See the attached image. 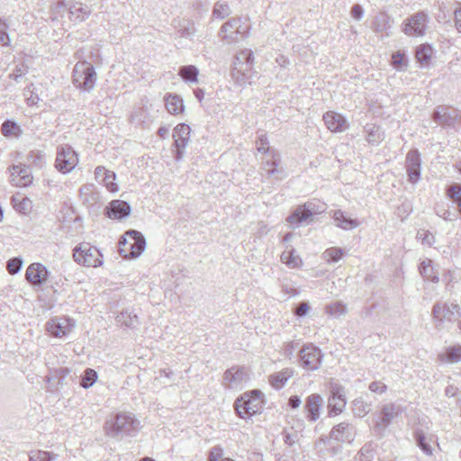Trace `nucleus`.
I'll use <instances>...</instances> for the list:
<instances>
[{
    "label": "nucleus",
    "instance_id": "7c9ffc66",
    "mask_svg": "<svg viewBox=\"0 0 461 461\" xmlns=\"http://www.w3.org/2000/svg\"><path fill=\"white\" fill-rule=\"evenodd\" d=\"M116 322L121 326L134 329L139 325V318L136 313L126 310L117 315Z\"/></svg>",
    "mask_w": 461,
    "mask_h": 461
},
{
    "label": "nucleus",
    "instance_id": "473e14b6",
    "mask_svg": "<svg viewBox=\"0 0 461 461\" xmlns=\"http://www.w3.org/2000/svg\"><path fill=\"white\" fill-rule=\"evenodd\" d=\"M419 271L425 280L431 281L432 283H438L439 281L438 275L434 271L432 260L430 259L421 261L419 266Z\"/></svg>",
    "mask_w": 461,
    "mask_h": 461
},
{
    "label": "nucleus",
    "instance_id": "79ce46f5",
    "mask_svg": "<svg viewBox=\"0 0 461 461\" xmlns=\"http://www.w3.org/2000/svg\"><path fill=\"white\" fill-rule=\"evenodd\" d=\"M57 454L44 450H32L29 453V461H54Z\"/></svg>",
    "mask_w": 461,
    "mask_h": 461
},
{
    "label": "nucleus",
    "instance_id": "412c9836",
    "mask_svg": "<svg viewBox=\"0 0 461 461\" xmlns=\"http://www.w3.org/2000/svg\"><path fill=\"white\" fill-rule=\"evenodd\" d=\"M247 379L248 375L244 367L232 366L225 371L223 384L230 389H238Z\"/></svg>",
    "mask_w": 461,
    "mask_h": 461
},
{
    "label": "nucleus",
    "instance_id": "39448f33",
    "mask_svg": "<svg viewBox=\"0 0 461 461\" xmlns=\"http://www.w3.org/2000/svg\"><path fill=\"white\" fill-rule=\"evenodd\" d=\"M146 247L143 235L135 230H131L121 237L119 240L120 254L124 258L139 257Z\"/></svg>",
    "mask_w": 461,
    "mask_h": 461
},
{
    "label": "nucleus",
    "instance_id": "b1692460",
    "mask_svg": "<svg viewBox=\"0 0 461 461\" xmlns=\"http://www.w3.org/2000/svg\"><path fill=\"white\" fill-rule=\"evenodd\" d=\"M73 327V321L67 317L52 319L47 322L48 331L51 335L59 338L66 336Z\"/></svg>",
    "mask_w": 461,
    "mask_h": 461
},
{
    "label": "nucleus",
    "instance_id": "a19ab883",
    "mask_svg": "<svg viewBox=\"0 0 461 461\" xmlns=\"http://www.w3.org/2000/svg\"><path fill=\"white\" fill-rule=\"evenodd\" d=\"M370 411V404L362 398H357L352 402V412L356 417H364Z\"/></svg>",
    "mask_w": 461,
    "mask_h": 461
},
{
    "label": "nucleus",
    "instance_id": "680f3d73",
    "mask_svg": "<svg viewBox=\"0 0 461 461\" xmlns=\"http://www.w3.org/2000/svg\"><path fill=\"white\" fill-rule=\"evenodd\" d=\"M393 63L399 69L407 67V59L404 53H401L400 51L394 53L393 55Z\"/></svg>",
    "mask_w": 461,
    "mask_h": 461
},
{
    "label": "nucleus",
    "instance_id": "4d7b16f0",
    "mask_svg": "<svg viewBox=\"0 0 461 461\" xmlns=\"http://www.w3.org/2000/svg\"><path fill=\"white\" fill-rule=\"evenodd\" d=\"M294 249L291 248L287 251H284L281 255L282 260L288 266H297V260H300L298 257H294Z\"/></svg>",
    "mask_w": 461,
    "mask_h": 461
},
{
    "label": "nucleus",
    "instance_id": "c9c22d12",
    "mask_svg": "<svg viewBox=\"0 0 461 461\" xmlns=\"http://www.w3.org/2000/svg\"><path fill=\"white\" fill-rule=\"evenodd\" d=\"M234 61L240 63V67L244 68L245 70L250 71L254 62V53L249 49L242 50L235 56Z\"/></svg>",
    "mask_w": 461,
    "mask_h": 461
},
{
    "label": "nucleus",
    "instance_id": "5701e85b",
    "mask_svg": "<svg viewBox=\"0 0 461 461\" xmlns=\"http://www.w3.org/2000/svg\"><path fill=\"white\" fill-rule=\"evenodd\" d=\"M323 121L326 127L332 132H343L349 127L347 119L334 111L326 112L323 114Z\"/></svg>",
    "mask_w": 461,
    "mask_h": 461
},
{
    "label": "nucleus",
    "instance_id": "5fc2aeb1",
    "mask_svg": "<svg viewBox=\"0 0 461 461\" xmlns=\"http://www.w3.org/2000/svg\"><path fill=\"white\" fill-rule=\"evenodd\" d=\"M23 267V259L21 258H13L7 261V270L11 275L17 274Z\"/></svg>",
    "mask_w": 461,
    "mask_h": 461
},
{
    "label": "nucleus",
    "instance_id": "ddd939ff",
    "mask_svg": "<svg viewBox=\"0 0 461 461\" xmlns=\"http://www.w3.org/2000/svg\"><path fill=\"white\" fill-rule=\"evenodd\" d=\"M261 170L267 177L274 176L276 180H282L286 176L285 170L281 167V155L276 151H269L261 158Z\"/></svg>",
    "mask_w": 461,
    "mask_h": 461
},
{
    "label": "nucleus",
    "instance_id": "49530a36",
    "mask_svg": "<svg viewBox=\"0 0 461 461\" xmlns=\"http://www.w3.org/2000/svg\"><path fill=\"white\" fill-rule=\"evenodd\" d=\"M208 461H235L230 457H223V449L220 446L212 447L209 451Z\"/></svg>",
    "mask_w": 461,
    "mask_h": 461
},
{
    "label": "nucleus",
    "instance_id": "0eeeda50",
    "mask_svg": "<svg viewBox=\"0 0 461 461\" xmlns=\"http://www.w3.org/2000/svg\"><path fill=\"white\" fill-rule=\"evenodd\" d=\"M328 414L330 417L342 413L347 405L346 388L337 381L330 379L328 383Z\"/></svg>",
    "mask_w": 461,
    "mask_h": 461
},
{
    "label": "nucleus",
    "instance_id": "dca6fc26",
    "mask_svg": "<svg viewBox=\"0 0 461 461\" xmlns=\"http://www.w3.org/2000/svg\"><path fill=\"white\" fill-rule=\"evenodd\" d=\"M190 133L191 127L186 123H178L175 127V160H180L183 158L190 140Z\"/></svg>",
    "mask_w": 461,
    "mask_h": 461
},
{
    "label": "nucleus",
    "instance_id": "6e6d98bb",
    "mask_svg": "<svg viewBox=\"0 0 461 461\" xmlns=\"http://www.w3.org/2000/svg\"><path fill=\"white\" fill-rule=\"evenodd\" d=\"M416 238L420 240L422 244L431 246L435 242V237L429 230H420L417 232Z\"/></svg>",
    "mask_w": 461,
    "mask_h": 461
},
{
    "label": "nucleus",
    "instance_id": "bf43d9fd",
    "mask_svg": "<svg viewBox=\"0 0 461 461\" xmlns=\"http://www.w3.org/2000/svg\"><path fill=\"white\" fill-rule=\"evenodd\" d=\"M68 367H59L53 371V377L58 379L59 384H63L65 378L70 374Z\"/></svg>",
    "mask_w": 461,
    "mask_h": 461
},
{
    "label": "nucleus",
    "instance_id": "6ab92c4d",
    "mask_svg": "<svg viewBox=\"0 0 461 461\" xmlns=\"http://www.w3.org/2000/svg\"><path fill=\"white\" fill-rule=\"evenodd\" d=\"M356 433V428L353 424L343 421L338 425H335L331 429L330 432V438L336 440L337 442L351 443L355 439Z\"/></svg>",
    "mask_w": 461,
    "mask_h": 461
},
{
    "label": "nucleus",
    "instance_id": "13d9d810",
    "mask_svg": "<svg viewBox=\"0 0 461 461\" xmlns=\"http://www.w3.org/2000/svg\"><path fill=\"white\" fill-rule=\"evenodd\" d=\"M326 255L329 257V260L332 262H338L341 259L344 251L339 248H330L325 251Z\"/></svg>",
    "mask_w": 461,
    "mask_h": 461
},
{
    "label": "nucleus",
    "instance_id": "338daca9",
    "mask_svg": "<svg viewBox=\"0 0 461 461\" xmlns=\"http://www.w3.org/2000/svg\"><path fill=\"white\" fill-rule=\"evenodd\" d=\"M310 306L307 302H301L297 307L294 309V314L297 317H303L309 312Z\"/></svg>",
    "mask_w": 461,
    "mask_h": 461
},
{
    "label": "nucleus",
    "instance_id": "a878e982",
    "mask_svg": "<svg viewBox=\"0 0 461 461\" xmlns=\"http://www.w3.org/2000/svg\"><path fill=\"white\" fill-rule=\"evenodd\" d=\"M176 28L177 30L175 35H177L182 39L188 40L189 41H194L197 32L194 21L190 19H182L178 21Z\"/></svg>",
    "mask_w": 461,
    "mask_h": 461
},
{
    "label": "nucleus",
    "instance_id": "7ed1b4c3",
    "mask_svg": "<svg viewBox=\"0 0 461 461\" xmlns=\"http://www.w3.org/2000/svg\"><path fill=\"white\" fill-rule=\"evenodd\" d=\"M432 320L437 329H441L445 322H454L461 317L459 304L450 301H438L431 310Z\"/></svg>",
    "mask_w": 461,
    "mask_h": 461
},
{
    "label": "nucleus",
    "instance_id": "37998d69",
    "mask_svg": "<svg viewBox=\"0 0 461 461\" xmlns=\"http://www.w3.org/2000/svg\"><path fill=\"white\" fill-rule=\"evenodd\" d=\"M97 380V373L92 368H86L81 376L80 386L85 389L90 388Z\"/></svg>",
    "mask_w": 461,
    "mask_h": 461
},
{
    "label": "nucleus",
    "instance_id": "864d4df0",
    "mask_svg": "<svg viewBox=\"0 0 461 461\" xmlns=\"http://www.w3.org/2000/svg\"><path fill=\"white\" fill-rule=\"evenodd\" d=\"M1 131L4 136L15 135L16 131H18V126L14 122L6 120L3 122Z\"/></svg>",
    "mask_w": 461,
    "mask_h": 461
},
{
    "label": "nucleus",
    "instance_id": "f3484780",
    "mask_svg": "<svg viewBox=\"0 0 461 461\" xmlns=\"http://www.w3.org/2000/svg\"><path fill=\"white\" fill-rule=\"evenodd\" d=\"M432 119L443 127H451L458 120V111L449 106L439 105L433 111Z\"/></svg>",
    "mask_w": 461,
    "mask_h": 461
},
{
    "label": "nucleus",
    "instance_id": "a18cd8bd",
    "mask_svg": "<svg viewBox=\"0 0 461 461\" xmlns=\"http://www.w3.org/2000/svg\"><path fill=\"white\" fill-rule=\"evenodd\" d=\"M347 312V305L342 302L337 301L326 306V313L332 316L344 315Z\"/></svg>",
    "mask_w": 461,
    "mask_h": 461
},
{
    "label": "nucleus",
    "instance_id": "8fccbe9b",
    "mask_svg": "<svg viewBox=\"0 0 461 461\" xmlns=\"http://www.w3.org/2000/svg\"><path fill=\"white\" fill-rule=\"evenodd\" d=\"M68 9V3H66L65 0L59 1L52 8L51 14L53 15V20L58 19L59 17H63L65 13Z\"/></svg>",
    "mask_w": 461,
    "mask_h": 461
},
{
    "label": "nucleus",
    "instance_id": "09e8293b",
    "mask_svg": "<svg viewBox=\"0 0 461 461\" xmlns=\"http://www.w3.org/2000/svg\"><path fill=\"white\" fill-rule=\"evenodd\" d=\"M447 195L457 204L461 201V184H453L447 189Z\"/></svg>",
    "mask_w": 461,
    "mask_h": 461
},
{
    "label": "nucleus",
    "instance_id": "f8f14e48",
    "mask_svg": "<svg viewBox=\"0 0 461 461\" xmlns=\"http://www.w3.org/2000/svg\"><path fill=\"white\" fill-rule=\"evenodd\" d=\"M248 30L240 18H230L221 27L219 36L228 43L237 42L246 36Z\"/></svg>",
    "mask_w": 461,
    "mask_h": 461
},
{
    "label": "nucleus",
    "instance_id": "e2e57ef3",
    "mask_svg": "<svg viewBox=\"0 0 461 461\" xmlns=\"http://www.w3.org/2000/svg\"><path fill=\"white\" fill-rule=\"evenodd\" d=\"M369 390L373 393L382 394L386 392L387 386L382 382L375 381L369 384Z\"/></svg>",
    "mask_w": 461,
    "mask_h": 461
},
{
    "label": "nucleus",
    "instance_id": "de8ad7c7",
    "mask_svg": "<svg viewBox=\"0 0 461 461\" xmlns=\"http://www.w3.org/2000/svg\"><path fill=\"white\" fill-rule=\"evenodd\" d=\"M446 357L447 361L456 363L461 361V346H452L447 348Z\"/></svg>",
    "mask_w": 461,
    "mask_h": 461
},
{
    "label": "nucleus",
    "instance_id": "c03bdc74",
    "mask_svg": "<svg viewBox=\"0 0 461 461\" xmlns=\"http://www.w3.org/2000/svg\"><path fill=\"white\" fill-rule=\"evenodd\" d=\"M375 456V448L372 442L366 443L357 453L358 461H372Z\"/></svg>",
    "mask_w": 461,
    "mask_h": 461
},
{
    "label": "nucleus",
    "instance_id": "4c0bfd02",
    "mask_svg": "<svg viewBox=\"0 0 461 461\" xmlns=\"http://www.w3.org/2000/svg\"><path fill=\"white\" fill-rule=\"evenodd\" d=\"M233 68L230 71V77L231 78L236 82V84L242 86L246 84L247 81V72L248 70H245L244 68L240 67V63L237 61H233L232 64Z\"/></svg>",
    "mask_w": 461,
    "mask_h": 461
},
{
    "label": "nucleus",
    "instance_id": "c85d7f7f",
    "mask_svg": "<svg viewBox=\"0 0 461 461\" xmlns=\"http://www.w3.org/2000/svg\"><path fill=\"white\" fill-rule=\"evenodd\" d=\"M333 219L336 225L343 230H352L359 226V221L356 219L348 217L341 210H336L333 213Z\"/></svg>",
    "mask_w": 461,
    "mask_h": 461
},
{
    "label": "nucleus",
    "instance_id": "1a4fd4ad",
    "mask_svg": "<svg viewBox=\"0 0 461 461\" xmlns=\"http://www.w3.org/2000/svg\"><path fill=\"white\" fill-rule=\"evenodd\" d=\"M403 411V407L394 402L384 404L381 407L380 411L377 413L374 423L373 429L375 433L383 437L388 426L396 417L401 415Z\"/></svg>",
    "mask_w": 461,
    "mask_h": 461
},
{
    "label": "nucleus",
    "instance_id": "2eb2a0df",
    "mask_svg": "<svg viewBox=\"0 0 461 461\" xmlns=\"http://www.w3.org/2000/svg\"><path fill=\"white\" fill-rule=\"evenodd\" d=\"M404 167L408 182L416 185L421 178V158L417 149H411L407 153Z\"/></svg>",
    "mask_w": 461,
    "mask_h": 461
},
{
    "label": "nucleus",
    "instance_id": "aec40b11",
    "mask_svg": "<svg viewBox=\"0 0 461 461\" xmlns=\"http://www.w3.org/2000/svg\"><path fill=\"white\" fill-rule=\"evenodd\" d=\"M303 408L308 421L314 422L320 418L323 409V398L319 393H312L305 399Z\"/></svg>",
    "mask_w": 461,
    "mask_h": 461
},
{
    "label": "nucleus",
    "instance_id": "a211bd4d",
    "mask_svg": "<svg viewBox=\"0 0 461 461\" xmlns=\"http://www.w3.org/2000/svg\"><path fill=\"white\" fill-rule=\"evenodd\" d=\"M11 182L16 186H28L32 183V170L27 165H14L9 167Z\"/></svg>",
    "mask_w": 461,
    "mask_h": 461
},
{
    "label": "nucleus",
    "instance_id": "69168bd1",
    "mask_svg": "<svg viewBox=\"0 0 461 461\" xmlns=\"http://www.w3.org/2000/svg\"><path fill=\"white\" fill-rule=\"evenodd\" d=\"M350 14L354 19L357 21L361 20L364 16V9L362 5L359 4L353 5L350 10Z\"/></svg>",
    "mask_w": 461,
    "mask_h": 461
},
{
    "label": "nucleus",
    "instance_id": "2f4dec72",
    "mask_svg": "<svg viewBox=\"0 0 461 461\" xmlns=\"http://www.w3.org/2000/svg\"><path fill=\"white\" fill-rule=\"evenodd\" d=\"M413 437L416 442V445L420 448V450L427 456H430L433 453V448L428 441L427 436L423 429H415L413 431Z\"/></svg>",
    "mask_w": 461,
    "mask_h": 461
},
{
    "label": "nucleus",
    "instance_id": "c756f323",
    "mask_svg": "<svg viewBox=\"0 0 461 461\" xmlns=\"http://www.w3.org/2000/svg\"><path fill=\"white\" fill-rule=\"evenodd\" d=\"M294 375V370L285 368L280 372L274 373L269 375V384L276 389H281L285 386L289 378Z\"/></svg>",
    "mask_w": 461,
    "mask_h": 461
},
{
    "label": "nucleus",
    "instance_id": "603ef678",
    "mask_svg": "<svg viewBox=\"0 0 461 461\" xmlns=\"http://www.w3.org/2000/svg\"><path fill=\"white\" fill-rule=\"evenodd\" d=\"M115 178L116 175L113 171H108L103 177V182L110 192H116L118 190V186L114 183Z\"/></svg>",
    "mask_w": 461,
    "mask_h": 461
},
{
    "label": "nucleus",
    "instance_id": "774afa93",
    "mask_svg": "<svg viewBox=\"0 0 461 461\" xmlns=\"http://www.w3.org/2000/svg\"><path fill=\"white\" fill-rule=\"evenodd\" d=\"M32 201L29 198H23L18 204H15V209L23 213H26L30 211Z\"/></svg>",
    "mask_w": 461,
    "mask_h": 461
},
{
    "label": "nucleus",
    "instance_id": "052dcab7",
    "mask_svg": "<svg viewBox=\"0 0 461 461\" xmlns=\"http://www.w3.org/2000/svg\"><path fill=\"white\" fill-rule=\"evenodd\" d=\"M27 72H28V68L26 66H24L23 64H21V65H18L15 67L13 73H11L9 75V77L18 82L20 80V78L23 76H24Z\"/></svg>",
    "mask_w": 461,
    "mask_h": 461
},
{
    "label": "nucleus",
    "instance_id": "bb28decb",
    "mask_svg": "<svg viewBox=\"0 0 461 461\" xmlns=\"http://www.w3.org/2000/svg\"><path fill=\"white\" fill-rule=\"evenodd\" d=\"M68 13L71 20L83 22L90 15L91 9L81 3L69 1Z\"/></svg>",
    "mask_w": 461,
    "mask_h": 461
},
{
    "label": "nucleus",
    "instance_id": "3c124183",
    "mask_svg": "<svg viewBox=\"0 0 461 461\" xmlns=\"http://www.w3.org/2000/svg\"><path fill=\"white\" fill-rule=\"evenodd\" d=\"M257 150L263 155H268L269 151H276L268 146V140L266 135H260L256 141Z\"/></svg>",
    "mask_w": 461,
    "mask_h": 461
},
{
    "label": "nucleus",
    "instance_id": "4468645a",
    "mask_svg": "<svg viewBox=\"0 0 461 461\" xmlns=\"http://www.w3.org/2000/svg\"><path fill=\"white\" fill-rule=\"evenodd\" d=\"M78 163L77 152L69 145H62L57 149L55 167L61 173L72 171Z\"/></svg>",
    "mask_w": 461,
    "mask_h": 461
},
{
    "label": "nucleus",
    "instance_id": "423d86ee",
    "mask_svg": "<svg viewBox=\"0 0 461 461\" xmlns=\"http://www.w3.org/2000/svg\"><path fill=\"white\" fill-rule=\"evenodd\" d=\"M96 73L93 65L86 61L77 62L73 69V84L80 90L90 92L96 83Z\"/></svg>",
    "mask_w": 461,
    "mask_h": 461
},
{
    "label": "nucleus",
    "instance_id": "4be33fe9",
    "mask_svg": "<svg viewBox=\"0 0 461 461\" xmlns=\"http://www.w3.org/2000/svg\"><path fill=\"white\" fill-rule=\"evenodd\" d=\"M50 276V271L41 263L31 264L25 273L26 280L32 285L39 286L44 284Z\"/></svg>",
    "mask_w": 461,
    "mask_h": 461
},
{
    "label": "nucleus",
    "instance_id": "6e6552de",
    "mask_svg": "<svg viewBox=\"0 0 461 461\" xmlns=\"http://www.w3.org/2000/svg\"><path fill=\"white\" fill-rule=\"evenodd\" d=\"M74 260L88 267H97L103 264V255L98 249L89 243H80L73 249Z\"/></svg>",
    "mask_w": 461,
    "mask_h": 461
},
{
    "label": "nucleus",
    "instance_id": "f257e3e1",
    "mask_svg": "<svg viewBox=\"0 0 461 461\" xmlns=\"http://www.w3.org/2000/svg\"><path fill=\"white\" fill-rule=\"evenodd\" d=\"M139 429L140 421L130 412L116 413L104 424L106 435L113 438L134 436Z\"/></svg>",
    "mask_w": 461,
    "mask_h": 461
},
{
    "label": "nucleus",
    "instance_id": "393cba45",
    "mask_svg": "<svg viewBox=\"0 0 461 461\" xmlns=\"http://www.w3.org/2000/svg\"><path fill=\"white\" fill-rule=\"evenodd\" d=\"M106 216L110 219L122 220L131 213V205L122 200H113L106 207Z\"/></svg>",
    "mask_w": 461,
    "mask_h": 461
},
{
    "label": "nucleus",
    "instance_id": "e433bc0d",
    "mask_svg": "<svg viewBox=\"0 0 461 461\" xmlns=\"http://www.w3.org/2000/svg\"><path fill=\"white\" fill-rule=\"evenodd\" d=\"M231 14V9L227 1H217L212 8V16L213 19L223 20Z\"/></svg>",
    "mask_w": 461,
    "mask_h": 461
},
{
    "label": "nucleus",
    "instance_id": "20e7f679",
    "mask_svg": "<svg viewBox=\"0 0 461 461\" xmlns=\"http://www.w3.org/2000/svg\"><path fill=\"white\" fill-rule=\"evenodd\" d=\"M325 209V203L316 201H308L294 210L286 218V221L293 228L299 227L303 224H308L314 215L323 212Z\"/></svg>",
    "mask_w": 461,
    "mask_h": 461
},
{
    "label": "nucleus",
    "instance_id": "0e129e2a",
    "mask_svg": "<svg viewBox=\"0 0 461 461\" xmlns=\"http://www.w3.org/2000/svg\"><path fill=\"white\" fill-rule=\"evenodd\" d=\"M454 22L456 29L461 33V3H456V7L454 10Z\"/></svg>",
    "mask_w": 461,
    "mask_h": 461
},
{
    "label": "nucleus",
    "instance_id": "9d476101",
    "mask_svg": "<svg viewBox=\"0 0 461 461\" xmlns=\"http://www.w3.org/2000/svg\"><path fill=\"white\" fill-rule=\"evenodd\" d=\"M429 18L424 11L417 12L402 23V31L407 36L411 37H422L426 33Z\"/></svg>",
    "mask_w": 461,
    "mask_h": 461
},
{
    "label": "nucleus",
    "instance_id": "f03ea898",
    "mask_svg": "<svg viewBox=\"0 0 461 461\" xmlns=\"http://www.w3.org/2000/svg\"><path fill=\"white\" fill-rule=\"evenodd\" d=\"M263 393L259 390L247 392L238 397L234 408L240 418L246 419L259 413L262 410Z\"/></svg>",
    "mask_w": 461,
    "mask_h": 461
},
{
    "label": "nucleus",
    "instance_id": "58836bf2",
    "mask_svg": "<svg viewBox=\"0 0 461 461\" xmlns=\"http://www.w3.org/2000/svg\"><path fill=\"white\" fill-rule=\"evenodd\" d=\"M366 132L367 133L366 140L370 144H377L383 140V132L379 126L375 124L366 125L365 128Z\"/></svg>",
    "mask_w": 461,
    "mask_h": 461
},
{
    "label": "nucleus",
    "instance_id": "f704fd0d",
    "mask_svg": "<svg viewBox=\"0 0 461 461\" xmlns=\"http://www.w3.org/2000/svg\"><path fill=\"white\" fill-rule=\"evenodd\" d=\"M199 70L194 65L181 66L178 69V76L185 83H196L198 81Z\"/></svg>",
    "mask_w": 461,
    "mask_h": 461
},
{
    "label": "nucleus",
    "instance_id": "9b49d317",
    "mask_svg": "<svg viewBox=\"0 0 461 461\" xmlns=\"http://www.w3.org/2000/svg\"><path fill=\"white\" fill-rule=\"evenodd\" d=\"M322 358L321 348L312 343L304 344L299 351V364L307 371L318 370Z\"/></svg>",
    "mask_w": 461,
    "mask_h": 461
},
{
    "label": "nucleus",
    "instance_id": "ea45409f",
    "mask_svg": "<svg viewBox=\"0 0 461 461\" xmlns=\"http://www.w3.org/2000/svg\"><path fill=\"white\" fill-rule=\"evenodd\" d=\"M27 162L30 167L41 168L45 164V155L40 150H32L27 155Z\"/></svg>",
    "mask_w": 461,
    "mask_h": 461
},
{
    "label": "nucleus",
    "instance_id": "72a5a7b5",
    "mask_svg": "<svg viewBox=\"0 0 461 461\" xmlns=\"http://www.w3.org/2000/svg\"><path fill=\"white\" fill-rule=\"evenodd\" d=\"M433 53V49L429 44H420L415 50V58L417 62L420 66H426L429 63L431 59V56Z\"/></svg>",
    "mask_w": 461,
    "mask_h": 461
},
{
    "label": "nucleus",
    "instance_id": "cd10ccee",
    "mask_svg": "<svg viewBox=\"0 0 461 461\" xmlns=\"http://www.w3.org/2000/svg\"><path fill=\"white\" fill-rule=\"evenodd\" d=\"M393 20L391 16H389L386 13H379L372 22V29L375 32H385L386 35H389L387 32L393 25Z\"/></svg>",
    "mask_w": 461,
    "mask_h": 461
}]
</instances>
